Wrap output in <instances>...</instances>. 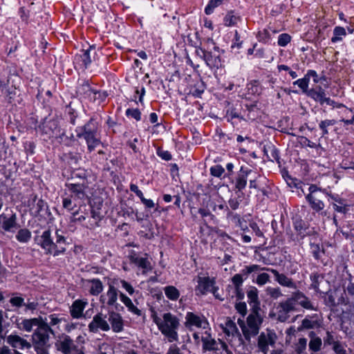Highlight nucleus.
Segmentation results:
<instances>
[{"label": "nucleus", "mask_w": 354, "mask_h": 354, "mask_svg": "<svg viewBox=\"0 0 354 354\" xmlns=\"http://www.w3.org/2000/svg\"><path fill=\"white\" fill-rule=\"evenodd\" d=\"M34 241L44 250L45 254H52L53 257L64 254L66 251V246L69 244L62 230H56L53 236L49 227L46 228L41 235L35 236Z\"/></svg>", "instance_id": "1"}, {"label": "nucleus", "mask_w": 354, "mask_h": 354, "mask_svg": "<svg viewBox=\"0 0 354 354\" xmlns=\"http://www.w3.org/2000/svg\"><path fill=\"white\" fill-rule=\"evenodd\" d=\"M297 305L306 310H318L317 306L303 292L297 290L292 293L290 297L279 303L277 307V319L281 322H286L291 313L298 310Z\"/></svg>", "instance_id": "2"}, {"label": "nucleus", "mask_w": 354, "mask_h": 354, "mask_svg": "<svg viewBox=\"0 0 354 354\" xmlns=\"http://www.w3.org/2000/svg\"><path fill=\"white\" fill-rule=\"evenodd\" d=\"M153 322L156 324L158 330L166 337L169 342H177L178 340V330L180 326L179 318L168 312L162 315V318L158 317L156 312L151 314Z\"/></svg>", "instance_id": "3"}, {"label": "nucleus", "mask_w": 354, "mask_h": 354, "mask_svg": "<svg viewBox=\"0 0 354 354\" xmlns=\"http://www.w3.org/2000/svg\"><path fill=\"white\" fill-rule=\"evenodd\" d=\"M261 175L256 171L245 166H241L232 180L234 190L236 193L241 192L245 189L248 181L250 189H260Z\"/></svg>", "instance_id": "4"}, {"label": "nucleus", "mask_w": 354, "mask_h": 354, "mask_svg": "<svg viewBox=\"0 0 354 354\" xmlns=\"http://www.w3.org/2000/svg\"><path fill=\"white\" fill-rule=\"evenodd\" d=\"M261 310H251L248 316L246 322L241 319H238L237 323L240 326L245 339L250 342L251 338L257 336L263 321Z\"/></svg>", "instance_id": "5"}, {"label": "nucleus", "mask_w": 354, "mask_h": 354, "mask_svg": "<svg viewBox=\"0 0 354 354\" xmlns=\"http://www.w3.org/2000/svg\"><path fill=\"white\" fill-rule=\"evenodd\" d=\"M50 333L53 334V330L47 322L41 321V324H39L38 328L32 335L34 347L37 353L45 354L47 353L44 346L49 341Z\"/></svg>", "instance_id": "6"}, {"label": "nucleus", "mask_w": 354, "mask_h": 354, "mask_svg": "<svg viewBox=\"0 0 354 354\" xmlns=\"http://www.w3.org/2000/svg\"><path fill=\"white\" fill-rule=\"evenodd\" d=\"M309 193L305 198L310 207L317 212L324 209L325 205L322 199L324 196L328 195L325 189H322L315 184H312L308 187Z\"/></svg>", "instance_id": "7"}, {"label": "nucleus", "mask_w": 354, "mask_h": 354, "mask_svg": "<svg viewBox=\"0 0 354 354\" xmlns=\"http://www.w3.org/2000/svg\"><path fill=\"white\" fill-rule=\"evenodd\" d=\"M1 217V230L4 232L15 233L20 225L17 222V216L15 212H12L10 214L2 213Z\"/></svg>", "instance_id": "8"}, {"label": "nucleus", "mask_w": 354, "mask_h": 354, "mask_svg": "<svg viewBox=\"0 0 354 354\" xmlns=\"http://www.w3.org/2000/svg\"><path fill=\"white\" fill-rule=\"evenodd\" d=\"M185 325L188 328L194 326L198 328L206 329L209 326V323L204 315L187 312L185 315Z\"/></svg>", "instance_id": "9"}, {"label": "nucleus", "mask_w": 354, "mask_h": 354, "mask_svg": "<svg viewBox=\"0 0 354 354\" xmlns=\"http://www.w3.org/2000/svg\"><path fill=\"white\" fill-rule=\"evenodd\" d=\"M292 225L297 236L301 239H304L306 236H311L314 233V230L310 229L308 222L304 221L300 217L294 218Z\"/></svg>", "instance_id": "10"}, {"label": "nucleus", "mask_w": 354, "mask_h": 354, "mask_svg": "<svg viewBox=\"0 0 354 354\" xmlns=\"http://www.w3.org/2000/svg\"><path fill=\"white\" fill-rule=\"evenodd\" d=\"M198 285L196 287V295H205L212 290L216 285L215 278L209 277H198L197 279Z\"/></svg>", "instance_id": "11"}, {"label": "nucleus", "mask_w": 354, "mask_h": 354, "mask_svg": "<svg viewBox=\"0 0 354 354\" xmlns=\"http://www.w3.org/2000/svg\"><path fill=\"white\" fill-rule=\"evenodd\" d=\"M57 351L62 352L63 354H71L72 351L77 349V346L75 344L73 339L67 335H64L55 344Z\"/></svg>", "instance_id": "12"}, {"label": "nucleus", "mask_w": 354, "mask_h": 354, "mask_svg": "<svg viewBox=\"0 0 354 354\" xmlns=\"http://www.w3.org/2000/svg\"><path fill=\"white\" fill-rule=\"evenodd\" d=\"M276 335L272 330H268V333L266 334L262 332L258 337V348L259 349L266 353L269 350V345H274L275 344Z\"/></svg>", "instance_id": "13"}, {"label": "nucleus", "mask_w": 354, "mask_h": 354, "mask_svg": "<svg viewBox=\"0 0 354 354\" xmlns=\"http://www.w3.org/2000/svg\"><path fill=\"white\" fill-rule=\"evenodd\" d=\"M204 61L211 68H219L222 66L221 52L218 46H214V51L207 50Z\"/></svg>", "instance_id": "14"}, {"label": "nucleus", "mask_w": 354, "mask_h": 354, "mask_svg": "<svg viewBox=\"0 0 354 354\" xmlns=\"http://www.w3.org/2000/svg\"><path fill=\"white\" fill-rule=\"evenodd\" d=\"M88 330L91 333H97L99 330H102L103 331H108L110 329V326L105 319V317H103L102 313H97L93 317V320L88 324Z\"/></svg>", "instance_id": "15"}, {"label": "nucleus", "mask_w": 354, "mask_h": 354, "mask_svg": "<svg viewBox=\"0 0 354 354\" xmlns=\"http://www.w3.org/2000/svg\"><path fill=\"white\" fill-rule=\"evenodd\" d=\"M266 271L270 272L274 277L275 281L281 286L297 290V286L291 278L287 277L285 274L279 273L277 270L267 268Z\"/></svg>", "instance_id": "16"}, {"label": "nucleus", "mask_w": 354, "mask_h": 354, "mask_svg": "<svg viewBox=\"0 0 354 354\" xmlns=\"http://www.w3.org/2000/svg\"><path fill=\"white\" fill-rule=\"evenodd\" d=\"M225 118L227 122H230L233 126H243L247 122V119L239 113L236 108L228 109L226 112Z\"/></svg>", "instance_id": "17"}, {"label": "nucleus", "mask_w": 354, "mask_h": 354, "mask_svg": "<svg viewBox=\"0 0 354 354\" xmlns=\"http://www.w3.org/2000/svg\"><path fill=\"white\" fill-rule=\"evenodd\" d=\"M258 293L257 288L254 286H251L247 291L248 303L251 308V310H261V303Z\"/></svg>", "instance_id": "18"}, {"label": "nucleus", "mask_w": 354, "mask_h": 354, "mask_svg": "<svg viewBox=\"0 0 354 354\" xmlns=\"http://www.w3.org/2000/svg\"><path fill=\"white\" fill-rule=\"evenodd\" d=\"M330 198L335 203H333V207L335 212L346 214L349 211L350 205L346 203V200L339 195L329 194Z\"/></svg>", "instance_id": "19"}, {"label": "nucleus", "mask_w": 354, "mask_h": 354, "mask_svg": "<svg viewBox=\"0 0 354 354\" xmlns=\"http://www.w3.org/2000/svg\"><path fill=\"white\" fill-rule=\"evenodd\" d=\"M6 341L8 344H9L13 348L24 349L30 348L31 347V344L27 340L17 335H8L7 337Z\"/></svg>", "instance_id": "20"}, {"label": "nucleus", "mask_w": 354, "mask_h": 354, "mask_svg": "<svg viewBox=\"0 0 354 354\" xmlns=\"http://www.w3.org/2000/svg\"><path fill=\"white\" fill-rule=\"evenodd\" d=\"M118 286H116V284L114 283V279L109 283V289L106 292L108 297L106 304L108 306H115L117 307L118 305L117 303L118 297H120V292H121L118 290Z\"/></svg>", "instance_id": "21"}, {"label": "nucleus", "mask_w": 354, "mask_h": 354, "mask_svg": "<svg viewBox=\"0 0 354 354\" xmlns=\"http://www.w3.org/2000/svg\"><path fill=\"white\" fill-rule=\"evenodd\" d=\"M337 290L335 289H329L326 292H322L319 294L321 297L324 299V304L329 308H334L337 306Z\"/></svg>", "instance_id": "22"}, {"label": "nucleus", "mask_w": 354, "mask_h": 354, "mask_svg": "<svg viewBox=\"0 0 354 354\" xmlns=\"http://www.w3.org/2000/svg\"><path fill=\"white\" fill-rule=\"evenodd\" d=\"M66 186L78 199L83 200L86 197L85 189L87 188V185L85 184L67 183Z\"/></svg>", "instance_id": "23"}, {"label": "nucleus", "mask_w": 354, "mask_h": 354, "mask_svg": "<svg viewBox=\"0 0 354 354\" xmlns=\"http://www.w3.org/2000/svg\"><path fill=\"white\" fill-rule=\"evenodd\" d=\"M86 304V301H84L80 299L75 300L73 303L70 309L71 317L74 319L81 318L83 315V311Z\"/></svg>", "instance_id": "24"}, {"label": "nucleus", "mask_w": 354, "mask_h": 354, "mask_svg": "<svg viewBox=\"0 0 354 354\" xmlns=\"http://www.w3.org/2000/svg\"><path fill=\"white\" fill-rule=\"evenodd\" d=\"M50 214L48 205L43 199H39L31 209V214L35 217L43 216L44 214Z\"/></svg>", "instance_id": "25"}, {"label": "nucleus", "mask_w": 354, "mask_h": 354, "mask_svg": "<svg viewBox=\"0 0 354 354\" xmlns=\"http://www.w3.org/2000/svg\"><path fill=\"white\" fill-rule=\"evenodd\" d=\"M109 320L111 324L112 330L115 333H120L123 330V321L120 314L111 312Z\"/></svg>", "instance_id": "26"}, {"label": "nucleus", "mask_w": 354, "mask_h": 354, "mask_svg": "<svg viewBox=\"0 0 354 354\" xmlns=\"http://www.w3.org/2000/svg\"><path fill=\"white\" fill-rule=\"evenodd\" d=\"M319 326L317 320V315L315 314L313 316H306L301 322V326L298 328L299 330L304 329H314Z\"/></svg>", "instance_id": "27"}, {"label": "nucleus", "mask_w": 354, "mask_h": 354, "mask_svg": "<svg viewBox=\"0 0 354 354\" xmlns=\"http://www.w3.org/2000/svg\"><path fill=\"white\" fill-rule=\"evenodd\" d=\"M120 299L121 301L124 304V306L127 308L128 311L137 316L142 315V311L139 308H138L136 305H134L132 300L129 297H127L124 293L120 292Z\"/></svg>", "instance_id": "28"}, {"label": "nucleus", "mask_w": 354, "mask_h": 354, "mask_svg": "<svg viewBox=\"0 0 354 354\" xmlns=\"http://www.w3.org/2000/svg\"><path fill=\"white\" fill-rule=\"evenodd\" d=\"M205 335L201 338L203 352L216 351L218 348L216 340L212 337L209 333H206Z\"/></svg>", "instance_id": "29"}, {"label": "nucleus", "mask_w": 354, "mask_h": 354, "mask_svg": "<svg viewBox=\"0 0 354 354\" xmlns=\"http://www.w3.org/2000/svg\"><path fill=\"white\" fill-rule=\"evenodd\" d=\"M130 261L138 267L147 270H150L151 269V263L146 257H141L134 254L130 256Z\"/></svg>", "instance_id": "30"}, {"label": "nucleus", "mask_w": 354, "mask_h": 354, "mask_svg": "<svg viewBox=\"0 0 354 354\" xmlns=\"http://www.w3.org/2000/svg\"><path fill=\"white\" fill-rule=\"evenodd\" d=\"M324 277L318 272H313L310 274L311 281L310 288L313 289L317 293L322 294V291L319 289V284L324 281Z\"/></svg>", "instance_id": "31"}, {"label": "nucleus", "mask_w": 354, "mask_h": 354, "mask_svg": "<svg viewBox=\"0 0 354 354\" xmlns=\"http://www.w3.org/2000/svg\"><path fill=\"white\" fill-rule=\"evenodd\" d=\"M77 137L81 138L84 136L87 145L88 149L92 151L95 148L101 144L100 138L95 137V134H77Z\"/></svg>", "instance_id": "32"}, {"label": "nucleus", "mask_w": 354, "mask_h": 354, "mask_svg": "<svg viewBox=\"0 0 354 354\" xmlns=\"http://www.w3.org/2000/svg\"><path fill=\"white\" fill-rule=\"evenodd\" d=\"M244 113L246 111L247 113V119L250 120H254L257 118L260 113V109L257 106V104L255 102L251 104H245V105Z\"/></svg>", "instance_id": "33"}, {"label": "nucleus", "mask_w": 354, "mask_h": 354, "mask_svg": "<svg viewBox=\"0 0 354 354\" xmlns=\"http://www.w3.org/2000/svg\"><path fill=\"white\" fill-rule=\"evenodd\" d=\"M10 296L11 297L9 302L12 307L15 308V309H19L24 307L25 305V299L21 297L20 293L14 292L10 293Z\"/></svg>", "instance_id": "34"}, {"label": "nucleus", "mask_w": 354, "mask_h": 354, "mask_svg": "<svg viewBox=\"0 0 354 354\" xmlns=\"http://www.w3.org/2000/svg\"><path fill=\"white\" fill-rule=\"evenodd\" d=\"M65 114L69 122L75 125V119L77 117V111L76 109V104L73 102H70L68 105L66 106Z\"/></svg>", "instance_id": "35"}, {"label": "nucleus", "mask_w": 354, "mask_h": 354, "mask_svg": "<svg viewBox=\"0 0 354 354\" xmlns=\"http://www.w3.org/2000/svg\"><path fill=\"white\" fill-rule=\"evenodd\" d=\"M87 281L91 283L89 290L91 295L97 296L102 292L104 286L102 281L99 279H88Z\"/></svg>", "instance_id": "36"}, {"label": "nucleus", "mask_w": 354, "mask_h": 354, "mask_svg": "<svg viewBox=\"0 0 354 354\" xmlns=\"http://www.w3.org/2000/svg\"><path fill=\"white\" fill-rule=\"evenodd\" d=\"M93 91L94 89L91 87L90 84L87 82H86L78 86L77 93L85 99L90 100Z\"/></svg>", "instance_id": "37"}, {"label": "nucleus", "mask_w": 354, "mask_h": 354, "mask_svg": "<svg viewBox=\"0 0 354 354\" xmlns=\"http://www.w3.org/2000/svg\"><path fill=\"white\" fill-rule=\"evenodd\" d=\"M310 340L309 342V349L313 352H317L321 349L322 339L319 337H315V333L311 331L309 334Z\"/></svg>", "instance_id": "38"}, {"label": "nucleus", "mask_w": 354, "mask_h": 354, "mask_svg": "<svg viewBox=\"0 0 354 354\" xmlns=\"http://www.w3.org/2000/svg\"><path fill=\"white\" fill-rule=\"evenodd\" d=\"M6 93V100L8 103L15 106H17V104H19L21 103L22 98L20 97L19 94H17L16 88L7 90Z\"/></svg>", "instance_id": "39"}, {"label": "nucleus", "mask_w": 354, "mask_h": 354, "mask_svg": "<svg viewBox=\"0 0 354 354\" xmlns=\"http://www.w3.org/2000/svg\"><path fill=\"white\" fill-rule=\"evenodd\" d=\"M41 322L37 318H32V319H24L21 322V330H24L26 332H30L32 329L33 326H39V324H41Z\"/></svg>", "instance_id": "40"}, {"label": "nucleus", "mask_w": 354, "mask_h": 354, "mask_svg": "<svg viewBox=\"0 0 354 354\" xmlns=\"http://www.w3.org/2000/svg\"><path fill=\"white\" fill-rule=\"evenodd\" d=\"M266 269L267 268L266 267H261L259 265L253 264L245 266V268L241 270V272L239 273V274H242L243 278L244 280H245L250 274L261 270H266Z\"/></svg>", "instance_id": "41"}, {"label": "nucleus", "mask_w": 354, "mask_h": 354, "mask_svg": "<svg viewBox=\"0 0 354 354\" xmlns=\"http://www.w3.org/2000/svg\"><path fill=\"white\" fill-rule=\"evenodd\" d=\"M31 232L27 228L19 229L15 236L16 239L23 243H28L31 239Z\"/></svg>", "instance_id": "42"}, {"label": "nucleus", "mask_w": 354, "mask_h": 354, "mask_svg": "<svg viewBox=\"0 0 354 354\" xmlns=\"http://www.w3.org/2000/svg\"><path fill=\"white\" fill-rule=\"evenodd\" d=\"M114 283L116 284V286H121L131 296H132L135 292H139L138 290L136 291L133 287L131 286V284L128 281H125L124 279H114Z\"/></svg>", "instance_id": "43"}, {"label": "nucleus", "mask_w": 354, "mask_h": 354, "mask_svg": "<svg viewBox=\"0 0 354 354\" xmlns=\"http://www.w3.org/2000/svg\"><path fill=\"white\" fill-rule=\"evenodd\" d=\"M164 292L167 298L171 301H176L180 297L179 290L174 286H167L165 287Z\"/></svg>", "instance_id": "44"}, {"label": "nucleus", "mask_w": 354, "mask_h": 354, "mask_svg": "<svg viewBox=\"0 0 354 354\" xmlns=\"http://www.w3.org/2000/svg\"><path fill=\"white\" fill-rule=\"evenodd\" d=\"M224 333L227 335L233 336L240 335L239 330L236 325V323L232 320L228 319L225 322V327L223 329Z\"/></svg>", "instance_id": "45"}, {"label": "nucleus", "mask_w": 354, "mask_h": 354, "mask_svg": "<svg viewBox=\"0 0 354 354\" xmlns=\"http://www.w3.org/2000/svg\"><path fill=\"white\" fill-rule=\"evenodd\" d=\"M92 52L95 55V47L93 46H90L87 50H83L82 55H80L81 61L83 62L86 68H87L92 62L91 57V53Z\"/></svg>", "instance_id": "46"}, {"label": "nucleus", "mask_w": 354, "mask_h": 354, "mask_svg": "<svg viewBox=\"0 0 354 354\" xmlns=\"http://www.w3.org/2000/svg\"><path fill=\"white\" fill-rule=\"evenodd\" d=\"M310 248L311 250V253L313 254V257L315 260H319L321 259V254L325 253V250L324 248H321V246L319 244L315 243H310Z\"/></svg>", "instance_id": "47"}, {"label": "nucleus", "mask_w": 354, "mask_h": 354, "mask_svg": "<svg viewBox=\"0 0 354 354\" xmlns=\"http://www.w3.org/2000/svg\"><path fill=\"white\" fill-rule=\"evenodd\" d=\"M346 35L344 28L341 26H336L333 30V37L331 38L333 43L337 42L342 40V36Z\"/></svg>", "instance_id": "48"}, {"label": "nucleus", "mask_w": 354, "mask_h": 354, "mask_svg": "<svg viewBox=\"0 0 354 354\" xmlns=\"http://www.w3.org/2000/svg\"><path fill=\"white\" fill-rule=\"evenodd\" d=\"M98 130V123L93 118L84 126L83 133H96Z\"/></svg>", "instance_id": "49"}, {"label": "nucleus", "mask_w": 354, "mask_h": 354, "mask_svg": "<svg viewBox=\"0 0 354 354\" xmlns=\"http://www.w3.org/2000/svg\"><path fill=\"white\" fill-rule=\"evenodd\" d=\"M106 97L107 93L106 91L94 90L90 101L95 102L97 104H100L101 102L105 100Z\"/></svg>", "instance_id": "50"}, {"label": "nucleus", "mask_w": 354, "mask_h": 354, "mask_svg": "<svg viewBox=\"0 0 354 354\" xmlns=\"http://www.w3.org/2000/svg\"><path fill=\"white\" fill-rule=\"evenodd\" d=\"M240 19L239 16L234 15L233 11H230L224 17L225 25L227 26H234Z\"/></svg>", "instance_id": "51"}, {"label": "nucleus", "mask_w": 354, "mask_h": 354, "mask_svg": "<svg viewBox=\"0 0 354 354\" xmlns=\"http://www.w3.org/2000/svg\"><path fill=\"white\" fill-rule=\"evenodd\" d=\"M307 95L315 100L316 102H319L321 105L324 104L327 99L326 96L317 93V89L312 88L307 92Z\"/></svg>", "instance_id": "52"}, {"label": "nucleus", "mask_w": 354, "mask_h": 354, "mask_svg": "<svg viewBox=\"0 0 354 354\" xmlns=\"http://www.w3.org/2000/svg\"><path fill=\"white\" fill-rule=\"evenodd\" d=\"M268 147L270 149V156L268 155V159L270 161L276 160L278 163L279 161V150L271 143H268Z\"/></svg>", "instance_id": "53"}, {"label": "nucleus", "mask_w": 354, "mask_h": 354, "mask_svg": "<svg viewBox=\"0 0 354 354\" xmlns=\"http://www.w3.org/2000/svg\"><path fill=\"white\" fill-rule=\"evenodd\" d=\"M212 210L216 214H219L220 211H223L226 212L227 216H230L232 214V212L230 211L229 207L225 205L224 202H222L219 204L214 203L213 205H212Z\"/></svg>", "instance_id": "54"}, {"label": "nucleus", "mask_w": 354, "mask_h": 354, "mask_svg": "<svg viewBox=\"0 0 354 354\" xmlns=\"http://www.w3.org/2000/svg\"><path fill=\"white\" fill-rule=\"evenodd\" d=\"M337 290V306L339 305H346L348 304V299L346 297V291L340 288H335Z\"/></svg>", "instance_id": "55"}, {"label": "nucleus", "mask_w": 354, "mask_h": 354, "mask_svg": "<svg viewBox=\"0 0 354 354\" xmlns=\"http://www.w3.org/2000/svg\"><path fill=\"white\" fill-rule=\"evenodd\" d=\"M189 140L185 142L186 147L189 148L190 146L199 145L202 142L201 134H188Z\"/></svg>", "instance_id": "56"}, {"label": "nucleus", "mask_w": 354, "mask_h": 354, "mask_svg": "<svg viewBox=\"0 0 354 354\" xmlns=\"http://www.w3.org/2000/svg\"><path fill=\"white\" fill-rule=\"evenodd\" d=\"M223 0H209L208 4L205 8V12L206 15H211L214 8L220 6L223 3Z\"/></svg>", "instance_id": "57"}, {"label": "nucleus", "mask_w": 354, "mask_h": 354, "mask_svg": "<svg viewBox=\"0 0 354 354\" xmlns=\"http://www.w3.org/2000/svg\"><path fill=\"white\" fill-rule=\"evenodd\" d=\"M309 81L306 77V75L301 79H299L293 82L294 85H297L304 93H307Z\"/></svg>", "instance_id": "58"}, {"label": "nucleus", "mask_w": 354, "mask_h": 354, "mask_svg": "<svg viewBox=\"0 0 354 354\" xmlns=\"http://www.w3.org/2000/svg\"><path fill=\"white\" fill-rule=\"evenodd\" d=\"M266 293L273 299H277L283 295L279 288L267 287Z\"/></svg>", "instance_id": "59"}, {"label": "nucleus", "mask_w": 354, "mask_h": 354, "mask_svg": "<svg viewBox=\"0 0 354 354\" xmlns=\"http://www.w3.org/2000/svg\"><path fill=\"white\" fill-rule=\"evenodd\" d=\"M337 342V337L333 331H326V336L324 337V345H333Z\"/></svg>", "instance_id": "60"}, {"label": "nucleus", "mask_w": 354, "mask_h": 354, "mask_svg": "<svg viewBox=\"0 0 354 354\" xmlns=\"http://www.w3.org/2000/svg\"><path fill=\"white\" fill-rule=\"evenodd\" d=\"M209 171L212 176L217 178H221L225 173V169L221 165L211 167Z\"/></svg>", "instance_id": "61"}, {"label": "nucleus", "mask_w": 354, "mask_h": 354, "mask_svg": "<svg viewBox=\"0 0 354 354\" xmlns=\"http://www.w3.org/2000/svg\"><path fill=\"white\" fill-rule=\"evenodd\" d=\"M205 86L203 84V82H201L200 84L197 86L195 85L192 89L190 90V93L196 97H199L201 94L204 92Z\"/></svg>", "instance_id": "62"}, {"label": "nucleus", "mask_w": 354, "mask_h": 354, "mask_svg": "<svg viewBox=\"0 0 354 354\" xmlns=\"http://www.w3.org/2000/svg\"><path fill=\"white\" fill-rule=\"evenodd\" d=\"M281 175L290 186L293 185L295 187H297V183H295V181H297V179L293 178L289 174V172L287 169H283V170H281Z\"/></svg>", "instance_id": "63"}, {"label": "nucleus", "mask_w": 354, "mask_h": 354, "mask_svg": "<svg viewBox=\"0 0 354 354\" xmlns=\"http://www.w3.org/2000/svg\"><path fill=\"white\" fill-rule=\"evenodd\" d=\"M126 115L128 117L134 118L137 121L141 119V113L138 109H128L126 111Z\"/></svg>", "instance_id": "64"}]
</instances>
